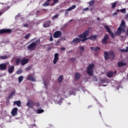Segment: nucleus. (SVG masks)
Returning a JSON list of instances; mask_svg holds the SVG:
<instances>
[{"instance_id":"obj_1","label":"nucleus","mask_w":128,"mask_h":128,"mask_svg":"<svg viewBox=\"0 0 128 128\" xmlns=\"http://www.w3.org/2000/svg\"><path fill=\"white\" fill-rule=\"evenodd\" d=\"M89 34L90 30H86L82 34H80L78 36L80 38L82 39L80 40L78 38H75L73 39L72 42H74V44H80V42H86V40H88V38H86V36H88Z\"/></svg>"},{"instance_id":"obj_2","label":"nucleus","mask_w":128,"mask_h":128,"mask_svg":"<svg viewBox=\"0 0 128 128\" xmlns=\"http://www.w3.org/2000/svg\"><path fill=\"white\" fill-rule=\"evenodd\" d=\"M40 40L37 39L34 42H33L29 44L27 48L29 50L31 51L36 50V46H38V44H40Z\"/></svg>"},{"instance_id":"obj_3","label":"nucleus","mask_w":128,"mask_h":128,"mask_svg":"<svg viewBox=\"0 0 128 128\" xmlns=\"http://www.w3.org/2000/svg\"><path fill=\"white\" fill-rule=\"evenodd\" d=\"M94 64L92 63L88 65L87 67V74L90 76H94Z\"/></svg>"},{"instance_id":"obj_4","label":"nucleus","mask_w":128,"mask_h":128,"mask_svg":"<svg viewBox=\"0 0 128 128\" xmlns=\"http://www.w3.org/2000/svg\"><path fill=\"white\" fill-rule=\"evenodd\" d=\"M26 106L30 108H32L34 106V100H32V99H28Z\"/></svg>"},{"instance_id":"obj_5","label":"nucleus","mask_w":128,"mask_h":128,"mask_svg":"<svg viewBox=\"0 0 128 128\" xmlns=\"http://www.w3.org/2000/svg\"><path fill=\"white\" fill-rule=\"evenodd\" d=\"M122 32H126L124 28L119 26L117 30V31L115 32V34L116 36H120V34H121Z\"/></svg>"},{"instance_id":"obj_6","label":"nucleus","mask_w":128,"mask_h":128,"mask_svg":"<svg viewBox=\"0 0 128 128\" xmlns=\"http://www.w3.org/2000/svg\"><path fill=\"white\" fill-rule=\"evenodd\" d=\"M54 38H62V32L60 30L56 31L53 34Z\"/></svg>"},{"instance_id":"obj_7","label":"nucleus","mask_w":128,"mask_h":128,"mask_svg":"<svg viewBox=\"0 0 128 128\" xmlns=\"http://www.w3.org/2000/svg\"><path fill=\"white\" fill-rule=\"evenodd\" d=\"M104 28L107 30L108 32L110 34L111 38H114V34H113L112 32L110 27L108 26H104Z\"/></svg>"},{"instance_id":"obj_8","label":"nucleus","mask_w":128,"mask_h":128,"mask_svg":"<svg viewBox=\"0 0 128 128\" xmlns=\"http://www.w3.org/2000/svg\"><path fill=\"white\" fill-rule=\"evenodd\" d=\"M12 32V29H2L0 30V35L2 34H10Z\"/></svg>"},{"instance_id":"obj_9","label":"nucleus","mask_w":128,"mask_h":128,"mask_svg":"<svg viewBox=\"0 0 128 128\" xmlns=\"http://www.w3.org/2000/svg\"><path fill=\"white\" fill-rule=\"evenodd\" d=\"M76 8V6L73 5L71 7H70L68 8L64 12L65 16H68V12H70L71 10H74V8Z\"/></svg>"},{"instance_id":"obj_10","label":"nucleus","mask_w":128,"mask_h":128,"mask_svg":"<svg viewBox=\"0 0 128 128\" xmlns=\"http://www.w3.org/2000/svg\"><path fill=\"white\" fill-rule=\"evenodd\" d=\"M58 62V54L56 53L54 55V59L53 60V64H56V62Z\"/></svg>"},{"instance_id":"obj_11","label":"nucleus","mask_w":128,"mask_h":128,"mask_svg":"<svg viewBox=\"0 0 128 128\" xmlns=\"http://www.w3.org/2000/svg\"><path fill=\"white\" fill-rule=\"evenodd\" d=\"M108 42V35L106 34L104 36V38L102 40V44H106Z\"/></svg>"},{"instance_id":"obj_12","label":"nucleus","mask_w":128,"mask_h":128,"mask_svg":"<svg viewBox=\"0 0 128 128\" xmlns=\"http://www.w3.org/2000/svg\"><path fill=\"white\" fill-rule=\"evenodd\" d=\"M30 62V59L28 58H23L21 60V65L22 66H26L28 62Z\"/></svg>"},{"instance_id":"obj_13","label":"nucleus","mask_w":128,"mask_h":128,"mask_svg":"<svg viewBox=\"0 0 128 128\" xmlns=\"http://www.w3.org/2000/svg\"><path fill=\"white\" fill-rule=\"evenodd\" d=\"M109 54L110 56V59L111 60H114V58L116 56L114 55V52L112 50H111L109 52Z\"/></svg>"},{"instance_id":"obj_14","label":"nucleus","mask_w":128,"mask_h":128,"mask_svg":"<svg viewBox=\"0 0 128 128\" xmlns=\"http://www.w3.org/2000/svg\"><path fill=\"white\" fill-rule=\"evenodd\" d=\"M11 114L13 116H14L18 114V108H14L12 110Z\"/></svg>"},{"instance_id":"obj_15","label":"nucleus","mask_w":128,"mask_h":128,"mask_svg":"<svg viewBox=\"0 0 128 128\" xmlns=\"http://www.w3.org/2000/svg\"><path fill=\"white\" fill-rule=\"evenodd\" d=\"M6 70V64H0V70Z\"/></svg>"},{"instance_id":"obj_16","label":"nucleus","mask_w":128,"mask_h":128,"mask_svg":"<svg viewBox=\"0 0 128 128\" xmlns=\"http://www.w3.org/2000/svg\"><path fill=\"white\" fill-rule=\"evenodd\" d=\"M50 22H52V21L50 20H47L45 24H43L44 28H50Z\"/></svg>"},{"instance_id":"obj_17","label":"nucleus","mask_w":128,"mask_h":128,"mask_svg":"<svg viewBox=\"0 0 128 128\" xmlns=\"http://www.w3.org/2000/svg\"><path fill=\"white\" fill-rule=\"evenodd\" d=\"M80 78V74L78 72L76 73L74 77V80L78 81Z\"/></svg>"},{"instance_id":"obj_18","label":"nucleus","mask_w":128,"mask_h":128,"mask_svg":"<svg viewBox=\"0 0 128 128\" xmlns=\"http://www.w3.org/2000/svg\"><path fill=\"white\" fill-rule=\"evenodd\" d=\"M104 59L106 60H110V54H108V52L106 51L104 52Z\"/></svg>"},{"instance_id":"obj_19","label":"nucleus","mask_w":128,"mask_h":128,"mask_svg":"<svg viewBox=\"0 0 128 128\" xmlns=\"http://www.w3.org/2000/svg\"><path fill=\"white\" fill-rule=\"evenodd\" d=\"M14 70V66H12L8 68V72L9 74H12Z\"/></svg>"},{"instance_id":"obj_20","label":"nucleus","mask_w":128,"mask_h":128,"mask_svg":"<svg viewBox=\"0 0 128 128\" xmlns=\"http://www.w3.org/2000/svg\"><path fill=\"white\" fill-rule=\"evenodd\" d=\"M97 38H98V36L92 35L87 38H88V40H96Z\"/></svg>"},{"instance_id":"obj_21","label":"nucleus","mask_w":128,"mask_h":128,"mask_svg":"<svg viewBox=\"0 0 128 128\" xmlns=\"http://www.w3.org/2000/svg\"><path fill=\"white\" fill-rule=\"evenodd\" d=\"M118 66L119 68H122V66H126V63L121 62H118Z\"/></svg>"},{"instance_id":"obj_22","label":"nucleus","mask_w":128,"mask_h":128,"mask_svg":"<svg viewBox=\"0 0 128 128\" xmlns=\"http://www.w3.org/2000/svg\"><path fill=\"white\" fill-rule=\"evenodd\" d=\"M20 64H22V60L20 58H17L16 60V65L18 66Z\"/></svg>"},{"instance_id":"obj_23","label":"nucleus","mask_w":128,"mask_h":128,"mask_svg":"<svg viewBox=\"0 0 128 128\" xmlns=\"http://www.w3.org/2000/svg\"><path fill=\"white\" fill-rule=\"evenodd\" d=\"M113 76H114V72H113L110 71V72H108L107 73V76L108 78H112Z\"/></svg>"},{"instance_id":"obj_24","label":"nucleus","mask_w":128,"mask_h":128,"mask_svg":"<svg viewBox=\"0 0 128 128\" xmlns=\"http://www.w3.org/2000/svg\"><path fill=\"white\" fill-rule=\"evenodd\" d=\"M14 104H16L17 106H20V105L22 104V102L20 100H18V101H14Z\"/></svg>"},{"instance_id":"obj_25","label":"nucleus","mask_w":128,"mask_h":128,"mask_svg":"<svg viewBox=\"0 0 128 128\" xmlns=\"http://www.w3.org/2000/svg\"><path fill=\"white\" fill-rule=\"evenodd\" d=\"M120 26V28H126V22H124V21L122 20V22Z\"/></svg>"},{"instance_id":"obj_26","label":"nucleus","mask_w":128,"mask_h":128,"mask_svg":"<svg viewBox=\"0 0 128 128\" xmlns=\"http://www.w3.org/2000/svg\"><path fill=\"white\" fill-rule=\"evenodd\" d=\"M27 80H31V82H34L36 80V79L32 76H28Z\"/></svg>"},{"instance_id":"obj_27","label":"nucleus","mask_w":128,"mask_h":128,"mask_svg":"<svg viewBox=\"0 0 128 128\" xmlns=\"http://www.w3.org/2000/svg\"><path fill=\"white\" fill-rule=\"evenodd\" d=\"M62 80H64V76L62 75H60L58 78V80L60 84L62 82Z\"/></svg>"},{"instance_id":"obj_28","label":"nucleus","mask_w":128,"mask_h":128,"mask_svg":"<svg viewBox=\"0 0 128 128\" xmlns=\"http://www.w3.org/2000/svg\"><path fill=\"white\" fill-rule=\"evenodd\" d=\"M59 16H60V14H56L55 16L52 17V20H56V18H58Z\"/></svg>"},{"instance_id":"obj_29","label":"nucleus","mask_w":128,"mask_h":128,"mask_svg":"<svg viewBox=\"0 0 128 128\" xmlns=\"http://www.w3.org/2000/svg\"><path fill=\"white\" fill-rule=\"evenodd\" d=\"M120 52H128V47L126 46V49H120Z\"/></svg>"},{"instance_id":"obj_30","label":"nucleus","mask_w":128,"mask_h":128,"mask_svg":"<svg viewBox=\"0 0 128 128\" xmlns=\"http://www.w3.org/2000/svg\"><path fill=\"white\" fill-rule=\"evenodd\" d=\"M90 6H94V0H92L89 2Z\"/></svg>"},{"instance_id":"obj_31","label":"nucleus","mask_w":128,"mask_h":128,"mask_svg":"<svg viewBox=\"0 0 128 128\" xmlns=\"http://www.w3.org/2000/svg\"><path fill=\"white\" fill-rule=\"evenodd\" d=\"M44 110L42 109H38L36 110V114H42Z\"/></svg>"},{"instance_id":"obj_32","label":"nucleus","mask_w":128,"mask_h":128,"mask_svg":"<svg viewBox=\"0 0 128 128\" xmlns=\"http://www.w3.org/2000/svg\"><path fill=\"white\" fill-rule=\"evenodd\" d=\"M18 82H22L24 80V76H19L18 78Z\"/></svg>"},{"instance_id":"obj_33","label":"nucleus","mask_w":128,"mask_h":128,"mask_svg":"<svg viewBox=\"0 0 128 128\" xmlns=\"http://www.w3.org/2000/svg\"><path fill=\"white\" fill-rule=\"evenodd\" d=\"M15 92L14 91H12L10 94L8 96V98H12V96L14 94Z\"/></svg>"},{"instance_id":"obj_34","label":"nucleus","mask_w":128,"mask_h":128,"mask_svg":"<svg viewBox=\"0 0 128 128\" xmlns=\"http://www.w3.org/2000/svg\"><path fill=\"white\" fill-rule=\"evenodd\" d=\"M50 6V2L48 1L42 4L43 6Z\"/></svg>"},{"instance_id":"obj_35","label":"nucleus","mask_w":128,"mask_h":128,"mask_svg":"<svg viewBox=\"0 0 128 128\" xmlns=\"http://www.w3.org/2000/svg\"><path fill=\"white\" fill-rule=\"evenodd\" d=\"M0 60H6L8 58V56H0Z\"/></svg>"},{"instance_id":"obj_36","label":"nucleus","mask_w":128,"mask_h":128,"mask_svg":"<svg viewBox=\"0 0 128 128\" xmlns=\"http://www.w3.org/2000/svg\"><path fill=\"white\" fill-rule=\"evenodd\" d=\"M118 4L116 3V2H114L112 3V8H115L116 6V4Z\"/></svg>"},{"instance_id":"obj_37","label":"nucleus","mask_w":128,"mask_h":128,"mask_svg":"<svg viewBox=\"0 0 128 128\" xmlns=\"http://www.w3.org/2000/svg\"><path fill=\"white\" fill-rule=\"evenodd\" d=\"M16 74H22V70H17L16 72Z\"/></svg>"},{"instance_id":"obj_38","label":"nucleus","mask_w":128,"mask_h":128,"mask_svg":"<svg viewBox=\"0 0 128 128\" xmlns=\"http://www.w3.org/2000/svg\"><path fill=\"white\" fill-rule=\"evenodd\" d=\"M32 68V66H29L27 68H26V72H28L29 70H30V69Z\"/></svg>"},{"instance_id":"obj_39","label":"nucleus","mask_w":128,"mask_h":128,"mask_svg":"<svg viewBox=\"0 0 128 128\" xmlns=\"http://www.w3.org/2000/svg\"><path fill=\"white\" fill-rule=\"evenodd\" d=\"M35 106H36V108H40V102H36L35 104Z\"/></svg>"},{"instance_id":"obj_40","label":"nucleus","mask_w":128,"mask_h":128,"mask_svg":"<svg viewBox=\"0 0 128 128\" xmlns=\"http://www.w3.org/2000/svg\"><path fill=\"white\" fill-rule=\"evenodd\" d=\"M30 36V34H28L25 36L24 38H25L26 40H28V38Z\"/></svg>"},{"instance_id":"obj_41","label":"nucleus","mask_w":128,"mask_h":128,"mask_svg":"<svg viewBox=\"0 0 128 128\" xmlns=\"http://www.w3.org/2000/svg\"><path fill=\"white\" fill-rule=\"evenodd\" d=\"M100 50V48L97 46L95 47V51L94 52H97V50Z\"/></svg>"},{"instance_id":"obj_42","label":"nucleus","mask_w":128,"mask_h":128,"mask_svg":"<svg viewBox=\"0 0 128 128\" xmlns=\"http://www.w3.org/2000/svg\"><path fill=\"white\" fill-rule=\"evenodd\" d=\"M80 50L81 52H84V46H80Z\"/></svg>"},{"instance_id":"obj_43","label":"nucleus","mask_w":128,"mask_h":128,"mask_svg":"<svg viewBox=\"0 0 128 128\" xmlns=\"http://www.w3.org/2000/svg\"><path fill=\"white\" fill-rule=\"evenodd\" d=\"M122 14H126V8H122Z\"/></svg>"},{"instance_id":"obj_44","label":"nucleus","mask_w":128,"mask_h":128,"mask_svg":"<svg viewBox=\"0 0 128 128\" xmlns=\"http://www.w3.org/2000/svg\"><path fill=\"white\" fill-rule=\"evenodd\" d=\"M76 60V59L74 58H70V62H74V60Z\"/></svg>"},{"instance_id":"obj_45","label":"nucleus","mask_w":128,"mask_h":128,"mask_svg":"<svg viewBox=\"0 0 128 128\" xmlns=\"http://www.w3.org/2000/svg\"><path fill=\"white\" fill-rule=\"evenodd\" d=\"M58 0H54L53 4H58Z\"/></svg>"},{"instance_id":"obj_46","label":"nucleus","mask_w":128,"mask_h":128,"mask_svg":"<svg viewBox=\"0 0 128 128\" xmlns=\"http://www.w3.org/2000/svg\"><path fill=\"white\" fill-rule=\"evenodd\" d=\"M90 50H93L94 52L95 50H96V47L91 46L90 47Z\"/></svg>"},{"instance_id":"obj_47","label":"nucleus","mask_w":128,"mask_h":128,"mask_svg":"<svg viewBox=\"0 0 128 128\" xmlns=\"http://www.w3.org/2000/svg\"><path fill=\"white\" fill-rule=\"evenodd\" d=\"M125 32L126 36H128V28H127L126 32L125 31V32Z\"/></svg>"},{"instance_id":"obj_48","label":"nucleus","mask_w":128,"mask_h":128,"mask_svg":"<svg viewBox=\"0 0 128 128\" xmlns=\"http://www.w3.org/2000/svg\"><path fill=\"white\" fill-rule=\"evenodd\" d=\"M101 82H102V84H104V82H106V80L104 79L101 80Z\"/></svg>"},{"instance_id":"obj_49","label":"nucleus","mask_w":128,"mask_h":128,"mask_svg":"<svg viewBox=\"0 0 128 128\" xmlns=\"http://www.w3.org/2000/svg\"><path fill=\"white\" fill-rule=\"evenodd\" d=\"M66 90H65V89L63 90H62V94H66Z\"/></svg>"},{"instance_id":"obj_50","label":"nucleus","mask_w":128,"mask_h":128,"mask_svg":"<svg viewBox=\"0 0 128 128\" xmlns=\"http://www.w3.org/2000/svg\"><path fill=\"white\" fill-rule=\"evenodd\" d=\"M50 42H52L54 40V38H52V36H51L50 38Z\"/></svg>"},{"instance_id":"obj_51","label":"nucleus","mask_w":128,"mask_h":128,"mask_svg":"<svg viewBox=\"0 0 128 128\" xmlns=\"http://www.w3.org/2000/svg\"><path fill=\"white\" fill-rule=\"evenodd\" d=\"M90 10L88 8H84V10L85 12H86L87 10Z\"/></svg>"},{"instance_id":"obj_52","label":"nucleus","mask_w":128,"mask_h":128,"mask_svg":"<svg viewBox=\"0 0 128 128\" xmlns=\"http://www.w3.org/2000/svg\"><path fill=\"white\" fill-rule=\"evenodd\" d=\"M24 28H28V24H24Z\"/></svg>"},{"instance_id":"obj_53","label":"nucleus","mask_w":128,"mask_h":128,"mask_svg":"<svg viewBox=\"0 0 128 128\" xmlns=\"http://www.w3.org/2000/svg\"><path fill=\"white\" fill-rule=\"evenodd\" d=\"M60 50L62 51V50H66V48H60Z\"/></svg>"},{"instance_id":"obj_54","label":"nucleus","mask_w":128,"mask_h":128,"mask_svg":"<svg viewBox=\"0 0 128 128\" xmlns=\"http://www.w3.org/2000/svg\"><path fill=\"white\" fill-rule=\"evenodd\" d=\"M118 14V12H114V14H113V16H117Z\"/></svg>"},{"instance_id":"obj_55","label":"nucleus","mask_w":128,"mask_h":128,"mask_svg":"<svg viewBox=\"0 0 128 128\" xmlns=\"http://www.w3.org/2000/svg\"><path fill=\"white\" fill-rule=\"evenodd\" d=\"M116 12H122V9H121V10H118H118H116Z\"/></svg>"},{"instance_id":"obj_56","label":"nucleus","mask_w":128,"mask_h":128,"mask_svg":"<svg viewBox=\"0 0 128 128\" xmlns=\"http://www.w3.org/2000/svg\"><path fill=\"white\" fill-rule=\"evenodd\" d=\"M125 18H128V13L125 16Z\"/></svg>"},{"instance_id":"obj_57","label":"nucleus","mask_w":128,"mask_h":128,"mask_svg":"<svg viewBox=\"0 0 128 128\" xmlns=\"http://www.w3.org/2000/svg\"><path fill=\"white\" fill-rule=\"evenodd\" d=\"M100 20V17H98L97 18V20Z\"/></svg>"},{"instance_id":"obj_58","label":"nucleus","mask_w":128,"mask_h":128,"mask_svg":"<svg viewBox=\"0 0 128 128\" xmlns=\"http://www.w3.org/2000/svg\"><path fill=\"white\" fill-rule=\"evenodd\" d=\"M32 126H36V124H32Z\"/></svg>"},{"instance_id":"obj_59","label":"nucleus","mask_w":128,"mask_h":128,"mask_svg":"<svg viewBox=\"0 0 128 128\" xmlns=\"http://www.w3.org/2000/svg\"><path fill=\"white\" fill-rule=\"evenodd\" d=\"M2 16V12H0V16Z\"/></svg>"},{"instance_id":"obj_60","label":"nucleus","mask_w":128,"mask_h":128,"mask_svg":"<svg viewBox=\"0 0 128 128\" xmlns=\"http://www.w3.org/2000/svg\"><path fill=\"white\" fill-rule=\"evenodd\" d=\"M48 0V2H50V0Z\"/></svg>"},{"instance_id":"obj_61","label":"nucleus","mask_w":128,"mask_h":128,"mask_svg":"<svg viewBox=\"0 0 128 128\" xmlns=\"http://www.w3.org/2000/svg\"><path fill=\"white\" fill-rule=\"evenodd\" d=\"M122 38H124V36H122Z\"/></svg>"},{"instance_id":"obj_62","label":"nucleus","mask_w":128,"mask_h":128,"mask_svg":"<svg viewBox=\"0 0 128 128\" xmlns=\"http://www.w3.org/2000/svg\"><path fill=\"white\" fill-rule=\"evenodd\" d=\"M92 9H90V10H92Z\"/></svg>"},{"instance_id":"obj_63","label":"nucleus","mask_w":128,"mask_h":128,"mask_svg":"<svg viewBox=\"0 0 128 128\" xmlns=\"http://www.w3.org/2000/svg\"><path fill=\"white\" fill-rule=\"evenodd\" d=\"M38 12V11H37V12Z\"/></svg>"},{"instance_id":"obj_64","label":"nucleus","mask_w":128,"mask_h":128,"mask_svg":"<svg viewBox=\"0 0 128 128\" xmlns=\"http://www.w3.org/2000/svg\"><path fill=\"white\" fill-rule=\"evenodd\" d=\"M72 20H70V22H72Z\"/></svg>"}]
</instances>
